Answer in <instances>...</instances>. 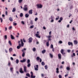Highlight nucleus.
<instances>
[{"instance_id":"864d4df0","label":"nucleus","mask_w":78,"mask_h":78,"mask_svg":"<svg viewBox=\"0 0 78 78\" xmlns=\"http://www.w3.org/2000/svg\"><path fill=\"white\" fill-rule=\"evenodd\" d=\"M59 43L60 44H62V41H59Z\"/></svg>"},{"instance_id":"f257e3e1","label":"nucleus","mask_w":78,"mask_h":78,"mask_svg":"<svg viewBox=\"0 0 78 78\" xmlns=\"http://www.w3.org/2000/svg\"><path fill=\"white\" fill-rule=\"evenodd\" d=\"M21 44H20V43L19 44V46H20V47H23V45H24V43H23V40L22 39L21 40Z\"/></svg>"},{"instance_id":"3c124183","label":"nucleus","mask_w":78,"mask_h":78,"mask_svg":"<svg viewBox=\"0 0 78 78\" xmlns=\"http://www.w3.org/2000/svg\"><path fill=\"white\" fill-rule=\"evenodd\" d=\"M48 37V38H50V37H51V36L49 35L48 37Z\"/></svg>"},{"instance_id":"680f3d73","label":"nucleus","mask_w":78,"mask_h":78,"mask_svg":"<svg viewBox=\"0 0 78 78\" xmlns=\"http://www.w3.org/2000/svg\"><path fill=\"white\" fill-rule=\"evenodd\" d=\"M23 42H26V41H25V40L24 38L23 39Z\"/></svg>"},{"instance_id":"c03bdc74","label":"nucleus","mask_w":78,"mask_h":78,"mask_svg":"<svg viewBox=\"0 0 78 78\" xmlns=\"http://www.w3.org/2000/svg\"><path fill=\"white\" fill-rule=\"evenodd\" d=\"M34 27V25H33L32 26H30V28H33Z\"/></svg>"},{"instance_id":"774afa93","label":"nucleus","mask_w":78,"mask_h":78,"mask_svg":"<svg viewBox=\"0 0 78 78\" xmlns=\"http://www.w3.org/2000/svg\"><path fill=\"white\" fill-rule=\"evenodd\" d=\"M54 48H52V51L53 52H54V51H55Z\"/></svg>"},{"instance_id":"49530a36","label":"nucleus","mask_w":78,"mask_h":78,"mask_svg":"<svg viewBox=\"0 0 78 78\" xmlns=\"http://www.w3.org/2000/svg\"><path fill=\"white\" fill-rule=\"evenodd\" d=\"M12 26H10L9 27V30H11V29H12Z\"/></svg>"},{"instance_id":"7c9ffc66","label":"nucleus","mask_w":78,"mask_h":78,"mask_svg":"<svg viewBox=\"0 0 78 78\" xmlns=\"http://www.w3.org/2000/svg\"><path fill=\"white\" fill-rule=\"evenodd\" d=\"M23 13H21L20 14V16L21 17H23Z\"/></svg>"},{"instance_id":"7ed1b4c3","label":"nucleus","mask_w":78,"mask_h":78,"mask_svg":"<svg viewBox=\"0 0 78 78\" xmlns=\"http://www.w3.org/2000/svg\"><path fill=\"white\" fill-rule=\"evenodd\" d=\"M24 50L25 51L26 50V48H24L22 50V51L23 52L22 54V56L23 57H24V56H25V52L24 51Z\"/></svg>"},{"instance_id":"8fccbe9b","label":"nucleus","mask_w":78,"mask_h":78,"mask_svg":"<svg viewBox=\"0 0 78 78\" xmlns=\"http://www.w3.org/2000/svg\"><path fill=\"white\" fill-rule=\"evenodd\" d=\"M51 48H53V45L51 44Z\"/></svg>"},{"instance_id":"1a4fd4ad","label":"nucleus","mask_w":78,"mask_h":78,"mask_svg":"<svg viewBox=\"0 0 78 78\" xmlns=\"http://www.w3.org/2000/svg\"><path fill=\"white\" fill-rule=\"evenodd\" d=\"M20 72L21 73H24V71H23V69H22V68H21L20 69Z\"/></svg>"},{"instance_id":"338daca9","label":"nucleus","mask_w":78,"mask_h":78,"mask_svg":"<svg viewBox=\"0 0 78 78\" xmlns=\"http://www.w3.org/2000/svg\"><path fill=\"white\" fill-rule=\"evenodd\" d=\"M51 31H50L49 32V35H51Z\"/></svg>"},{"instance_id":"4c0bfd02","label":"nucleus","mask_w":78,"mask_h":78,"mask_svg":"<svg viewBox=\"0 0 78 78\" xmlns=\"http://www.w3.org/2000/svg\"><path fill=\"white\" fill-rule=\"evenodd\" d=\"M20 47H20L19 46H18L17 47V49H20Z\"/></svg>"},{"instance_id":"e433bc0d","label":"nucleus","mask_w":78,"mask_h":78,"mask_svg":"<svg viewBox=\"0 0 78 78\" xmlns=\"http://www.w3.org/2000/svg\"><path fill=\"white\" fill-rule=\"evenodd\" d=\"M16 64H18V63H19V60H18V59H17L16 60Z\"/></svg>"},{"instance_id":"6ab92c4d","label":"nucleus","mask_w":78,"mask_h":78,"mask_svg":"<svg viewBox=\"0 0 78 78\" xmlns=\"http://www.w3.org/2000/svg\"><path fill=\"white\" fill-rule=\"evenodd\" d=\"M56 73H59V68H56Z\"/></svg>"},{"instance_id":"c756f323","label":"nucleus","mask_w":78,"mask_h":78,"mask_svg":"<svg viewBox=\"0 0 78 78\" xmlns=\"http://www.w3.org/2000/svg\"><path fill=\"white\" fill-rule=\"evenodd\" d=\"M11 39H14V37L12 36V35H11Z\"/></svg>"},{"instance_id":"37998d69","label":"nucleus","mask_w":78,"mask_h":78,"mask_svg":"<svg viewBox=\"0 0 78 78\" xmlns=\"http://www.w3.org/2000/svg\"><path fill=\"white\" fill-rule=\"evenodd\" d=\"M8 66H11V62H9Z\"/></svg>"},{"instance_id":"9d476101","label":"nucleus","mask_w":78,"mask_h":78,"mask_svg":"<svg viewBox=\"0 0 78 78\" xmlns=\"http://www.w3.org/2000/svg\"><path fill=\"white\" fill-rule=\"evenodd\" d=\"M36 59L37 61H39V60L40 59V62H42V59H41V58H40L39 57H37Z\"/></svg>"},{"instance_id":"4be33fe9","label":"nucleus","mask_w":78,"mask_h":78,"mask_svg":"<svg viewBox=\"0 0 78 78\" xmlns=\"http://www.w3.org/2000/svg\"><path fill=\"white\" fill-rule=\"evenodd\" d=\"M9 20H10L11 22H12V18L11 17H10L9 18Z\"/></svg>"},{"instance_id":"72a5a7b5","label":"nucleus","mask_w":78,"mask_h":78,"mask_svg":"<svg viewBox=\"0 0 78 78\" xmlns=\"http://www.w3.org/2000/svg\"><path fill=\"white\" fill-rule=\"evenodd\" d=\"M46 45H47V47H48V46H49V43H48V42H47Z\"/></svg>"},{"instance_id":"13d9d810","label":"nucleus","mask_w":78,"mask_h":78,"mask_svg":"<svg viewBox=\"0 0 78 78\" xmlns=\"http://www.w3.org/2000/svg\"><path fill=\"white\" fill-rule=\"evenodd\" d=\"M10 59H11V60H12V61H13V60H14V59L12 57H11L10 58Z\"/></svg>"},{"instance_id":"6e6552de","label":"nucleus","mask_w":78,"mask_h":78,"mask_svg":"<svg viewBox=\"0 0 78 78\" xmlns=\"http://www.w3.org/2000/svg\"><path fill=\"white\" fill-rule=\"evenodd\" d=\"M28 40L29 43H31V42H32V41H33V38H32L31 37H30L29 38Z\"/></svg>"},{"instance_id":"ea45409f","label":"nucleus","mask_w":78,"mask_h":78,"mask_svg":"<svg viewBox=\"0 0 78 78\" xmlns=\"http://www.w3.org/2000/svg\"><path fill=\"white\" fill-rule=\"evenodd\" d=\"M33 51H36V49H35V48H33Z\"/></svg>"},{"instance_id":"aec40b11","label":"nucleus","mask_w":78,"mask_h":78,"mask_svg":"<svg viewBox=\"0 0 78 78\" xmlns=\"http://www.w3.org/2000/svg\"><path fill=\"white\" fill-rule=\"evenodd\" d=\"M25 17L26 18H28L29 17V14L27 13L25 15Z\"/></svg>"},{"instance_id":"39448f33","label":"nucleus","mask_w":78,"mask_h":78,"mask_svg":"<svg viewBox=\"0 0 78 78\" xmlns=\"http://www.w3.org/2000/svg\"><path fill=\"white\" fill-rule=\"evenodd\" d=\"M31 75H30V78H36V76H33V73L32 72H30Z\"/></svg>"},{"instance_id":"a878e982","label":"nucleus","mask_w":78,"mask_h":78,"mask_svg":"<svg viewBox=\"0 0 78 78\" xmlns=\"http://www.w3.org/2000/svg\"><path fill=\"white\" fill-rule=\"evenodd\" d=\"M66 69V70H68V71H69V70L70 69V68L69 67H67Z\"/></svg>"},{"instance_id":"ddd939ff","label":"nucleus","mask_w":78,"mask_h":78,"mask_svg":"<svg viewBox=\"0 0 78 78\" xmlns=\"http://www.w3.org/2000/svg\"><path fill=\"white\" fill-rule=\"evenodd\" d=\"M58 56L59 59H61V54H58Z\"/></svg>"},{"instance_id":"c85d7f7f","label":"nucleus","mask_w":78,"mask_h":78,"mask_svg":"<svg viewBox=\"0 0 78 78\" xmlns=\"http://www.w3.org/2000/svg\"><path fill=\"white\" fill-rule=\"evenodd\" d=\"M18 2L19 3H21L23 2V0H19Z\"/></svg>"},{"instance_id":"a211bd4d","label":"nucleus","mask_w":78,"mask_h":78,"mask_svg":"<svg viewBox=\"0 0 78 78\" xmlns=\"http://www.w3.org/2000/svg\"><path fill=\"white\" fill-rule=\"evenodd\" d=\"M74 44L75 45H77L78 44V41H76V40H74Z\"/></svg>"},{"instance_id":"cd10ccee","label":"nucleus","mask_w":78,"mask_h":78,"mask_svg":"<svg viewBox=\"0 0 78 78\" xmlns=\"http://www.w3.org/2000/svg\"><path fill=\"white\" fill-rule=\"evenodd\" d=\"M12 48H10L9 49V52L10 53H11V51H12Z\"/></svg>"},{"instance_id":"09e8293b","label":"nucleus","mask_w":78,"mask_h":78,"mask_svg":"<svg viewBox=\"0 0 78 78\" xmlns=\"http://www.w3.org/2000/svg\"><path fill=\"white\" fill-rule=\"evenodd\" d=\"M30 23L31 25H33V21L32 20L30 21Z\"/></svg>"},{"instance_id":"de8ad7c7","label":"nucleus","mask_w":78,"mask_h":78,"mask_svg":"<svg viewBox=\"0 0 78 78\" xmlns=\"http://www.w3.org/2000/svg\"><path fill=\"white\" fill-rule=\"evenodd\" d=\"M38 20V18H36L35 19V21H36L37 20Z\"/></svg>"},{"instance_id":"20e7f679","label":"nucleus","mask_w":78,"mask_h":78,"mask_svg":"<svg viewBox=\"0 0 78 78\" xmlns=\"http://www.w3.org/2000/svg\"><path fill=\"white\" fill-rule=\"evenodd\" d=\"M24 7L23 8V9L24 11H27L28 10V7H27V5H25L24 6Z\"/></svg>"},{"instance_id":"69168bd1","label":"nucleus","mask_w":78,"mask_h":78,"mask_svg":"<svg viewBox=\"0 0 78 78\" xmlns=\"http://www.w3.org/2000/svg\"><path fill=\"white\" fill-rule=\"evenodd\" d=\"M43 28L44 30H46V28H45V27H43Z\"/></svg>"},{"instance_id":"9b49d317","label":"nucleus","mask_w":78,"mask_h":78,"mask_svg":"<svg viewBox=\"0 0 78 78\" xmlns=\"http://www.w3.org/2000/svg\"><path fill=\"white\" fill-rule=\"evenodd\" d=\"M35 66H36V67L34 66L35 70H38V67H39L38 65H35Z\"/></svg>"},{"instance_id":"2f4dec72","label":"nucleus","mask_w":78,"mask_h":78,"mask_svg":"<svg viewBox=\"0 0 78 78\" xmlns=\"http://www.w3.org/2000/svg\"><path fill=\"white\" fill-rule=\"evenodd\" d=\"M30 60L29 59H28V60H27V64H28V63H30Z\"/></svg>"},{"instance_id":"2eb2a0df","label":"nucleus","mask_w":78,"mask_h":78,"mask_svg":"<svg viewBox=\"0 0 78 78\" xmlns=\"http://www.w3.org/2000/svg\"><path fill=\"white\" fill-rule=\"evenodd\" d=\"M68 44L69 45H71V46H73V43L69 41L68 43Z\"/></svg>"},{"instance_id":"393cba45","label":"nucleus","mask_w":78,"mask_h":78,"mask_svg":"<svg viewBox=\"0 0 78 78\" xmlns=\"http://www.w3.org/2000/svg\"><path fill=\"white\" fill-rule=\"evenodd\" d=\"M44 68L46 70H47V69H48V66H47V65H45L44 66Z\"/></svg>"},{"instance_id":"a18cd8bd","label":"nucleus","mask_w":78,"mask_h":78,"mask_svg":"<svg viewBox=\"0 0 78 78\" xmlns=\"http://www.w3.org/2000/svg\"><path fill=\"white\" fill-rule=\"evenodd\" d=\"M4 38H5V39H7V35H6L4 37Z\"/></svg>"},{"instance_id":"473e14b6","label":"nucleus","mask_w":78,"mask_h":78,"mask_svg":"<svg viewBox=\"0 0 78 78\" xmlns=\"http://www.w3.org/2000/svg\"><path fill=\"white\" fill-rule=\"evenodd\" d=\"M28 65H27V67H30V66H31V64L30 63H28Z\"/></svg>"},{"instance_id":"f704fd0d","label":"nucleus","mask_w":78,"mask_h":78,"mask_svg":"<svg viewBox=\"0 0 78 78\" xmlns=\"http://www.w3.org/2000/svg\"><path fill=\"white\" fill-rule=\"evenodd\" d=\"M41 65L42 66H44V65H45V63H44V62H41Z\"/></svg>"},{"instance_id":"f03ea898","label":"nucleus","mask_w":78,"mask_h":78,"mask_svg":"<svg viewBox=\"0 0 78 78\" xmlns=\"http://www.w3.org/2000/svg\"><path fill=\"white\" fill-rule=\"evenodd\" d=\"M23 70L24 72L25 73H28V72H29V71L27 70V67L25 66H24V67Z\"/></svg>"},{"instance_id":"c9c22d12","label":"nucleus","mask_w":78,"mask_h":78,"mask_svg":"<svg viewBox=\"0 0 78 78\" xmlns=\"http://www.w3.org/2000/svg\"><path fill=\"white\" fill-rule=\"evenodd\" d=\"M10 70L11 72H12V71H13V68L12 67L10 68Z\"/></svg>"},{"instance_id":"4d7b16f0","label":"nucleus","mask_w":78,"mask_h":78,"mask_svg":"<svg viewBox=\"0 0 78 78\" xmlns=\"http://www.w3.org/2000/svg\"><path fill=\"white\" fill-rule=\"evenodd\" d=\"M13 25H15V26H16V25H17V23H13Z\"/></svg>"},{"instance_id":"423d86ee","label":"nucleus","mask_w":78,"mask_h":78,"mask_svg":"<svg viewBox=\"0 0 78 78\" xmlns=\"http://www.w3.org/2000/svg\"><path fill=\"white\" fill-rule=\"evenodd\" d=\"M37 8H42V5L41 4H38L37 5Z\"/></svg>"},{"instance_id":"e2e57ef3","label":"nucleus","mask_w":78,"mask_h":78,"mask_svg":"<svg viewBox=\"0 0 78 78\" xmlns=\"http://www.w3.org/2000/svg\"><path fill=\"white\" fill-rule=\"evenodd\" d=\"M68 74H66L65 75V77H67V76H68Z\"/></svg>"},{"instance_id":"5701e85b","label":"nucleus","mask_w":78,"mask_h":78,"mask_svg":"<svg viewBox=\"0 0 78 78\" xmlns=\"http://www.w3.org/2000/svg\"><path fill=\"white\" fill-rule=\"evenodd\" d=\"M16 8L15 7H14L13 9V10H12V12H15L16 11Z\"/></svg>"},{"instance_id":"5fc2aeb1","label":"nucleus","mask_w":78,"mask_h":78,"mask_svg":"<svg viewBox=\"0 0 78 78\" xmlns=\"http://www.w3.org/2000/svg\"><path fill=\"white\" fill-rule=\"evenodd\" d=\"M57 17H58V18H56V20H58V19H59V16H57Z\"/></svg>"},{"instance_id":"0eeeda50","label":"nucleus","mask_w":78,"mask_h":78,"mask_svg":"<svg viewBox=\"0 0 78 78\" xmlns=\"http://www.w3.org/2000/svg\"><path fill=\"white\" fill-rule=\"evenodd\" d=\"M61 53L62 54V55L64 56L65 55H66V53L64 52V49H62L61 50Z\"/></svg>"},{"instance_id":"bf43d9fd","label":"nucleus","mask_w":78,"mask_h":78,"mask_svg":"<svg viewBox=\"0 0 78 78\" xmlns=\"http://www.w3.org/2000/svg\"><path fill=\"white\" fill-rule=\"evenodd\" d=\"M73 55L74 56H75V53H73Z\"/></svg>"},{"instance_id":"a19ab883","label":"nucleus","mask_w":78,"mask_h":78,"mask_svg":"<svg viewBox=\"0 0 78 78\" xmlns=\"http://www.w3.org/2000/svg\"><path fill=\"white\" fill-rule=\"evenodd\" d=\"M60 20H61V21H62V20H63V18H62V17H60Z\"/></svg>"},{"instance_id":"052dcab7","label":"nucleus","mask_w":78,"mask_h":78,"mask_svg":"<svg viewBox=\"0 0 78 78\" xmlns=\"http://www.w3.org/2000/svg\"><path fill=\"white\" fill-rule=\"evenodd\" d=\"M21 23H22L23 24V25H24V24H25V23H24V21H22L21 22Z\"/></svg>"},{"instance_id":"b1692460","label":"nucleus","mask_w":78,"mask_h":78,"mask_svg":"<svg viewBox=\"0 0 78 78\" xmlns=\"http://www.w3.org/2000/svg\"><path fill=\"white\" fill-rule=\"evenodd\" d=\"M46 51L45 50H44L43 51H42V53L44 54V53H45Z\"/></svg>"},{"instance_id":"58836bf2","label":"nucleus","mask_w":78,"mask_h":78,"mask_svg":"<svg viewBox=\"0 0 78 78\" xmlns=\"http://www.w3.org/2000/svg\"><path fill=\"white\" fill-rule=\"evenodd\" d=\"M9 43L10 45H12V44L11 43V41H9Z\"/></svg>"},{"instance_id":"79ce46f5","label":"nucleus","mask_w":78,"mask_h":78,"mask_svg":"<svg viewBox=\"0 0 78 78\" xmlns=\"http://www.w3.org/2000/svg\"><path fill=\"white\" fill-rule=\"evenodd\" d=\"M59 78H62V76H61V75H59L58 76Z\"/></svg>"},{"instance_id":"f3484780","label":"nucleus","mask_w":78,"mask_h":78,"mask_svg":"<svg viewBox=\"0 0 78 78\" xmlns=\"http://www.w3.org/2000/svg\"><path fill=\"white\" fill-rule=\"evenodd\" d=\"M20 62H26V59H23V60H20Z\"/></svg>"},{"instance_id":"f8f14e48","label":"nucleus","mask_w":78,"mask_h":78,"mask_svg":"<svg viewBox=\"0 0 78 78\" xmlns=\"http://www.w3.org/2000/svg\"><path fill=\"white\" fill-rule=\"evenodd\" d=\"M51 22H54V19H55V18L53 17H52V16H51Z\"/></svg>"},{"instance_id":"4468645a","label":"nucleus","mask_w":78,"mask_h":78,"mask_svg":"<svg viewBox=\"0 0 78 78\" xmlns=\"http://www.w3.org/2000/svg\"><path fill=\"white\" fill-rule=\"evenodd\" d=\"M29 14H33V10L31 9L29 11Z\"/></svg>"},{"instance_id":"0e129e2a","label":"nucleus","mask_w":78,"mask_h":78,"mask_svg":"<svg viewBox=\"0 0 78 78\" xmlns=\"http://www.w3.org/2000/svg\"><path fill=\"white\" fill-rule=\"evenodd\" d=\"M67 51L68 53H70V50H67Z\"/></svg>"},{"instance_id":"dca6fc26","label":"nucleus","mask_w":78,"mask_h":78,"mask_svg":"<svg viewBox=\"0 0 78 78\" xmlns=\"http://www.w3.org/2000/svg\"><path fill=\"white\" fill-rule=\"evenodd\" d=\"M35 36L37 37H38V38H41V36H39V34H35Z\"/></svg>"},{"instance_id":"bb28decb","label":"nucleus","mask_w":78,"mask_h":78,"mask_svg":"<svg viewBox=\"0 0 78 78\" xmlns=\"http://www.w3.org/2000/svg\"><path fill=\"white\" fill-rule=\"evenodd\" d=\"M49 55L51 58H53V55H52L51 54H50Z\"/></svg>"},{"instance_id":"6e6d98bb","label":"nucleus","mask_w":78,"mask_h":78,"mask_svg":"<svg viewBox=\"0 0 78 78\" xmlns=\"http://www.w3.org/2000/svg\"><path fill=\"white\" fill-rule=\"evenodd\" d=\"M60 68V69H62L63 68V66H61Z\"/></svg>"},{"instance_id":"412c9836","label":"nucleus","mask_w":78,"mask_h":78,"mask_svg":"<svg viewBox=\"0 0 78 78\" xmlns=\"http://www.w3.org/2000/svg\"><path fill=\"white\" fill-rule=\"evenodd\" d=\"M26 76L28 77H30V74L29 73H27L26 74Z\"/></svg>"},{"instance_id":"603ef678","label":"nucleus","mask_w":78,"mask_h":78,"mask_svg":"<svg viewBox=\"0 0 78 78\" xmlns=\"http://www.w3.org/2000/svg\"><path fill=\"white\" fill-rule=\"evenodd\" d=\"M0 20L1 21V23H2V21H3V19H2V18H0Z\"/></svg>"}]
</instances>
